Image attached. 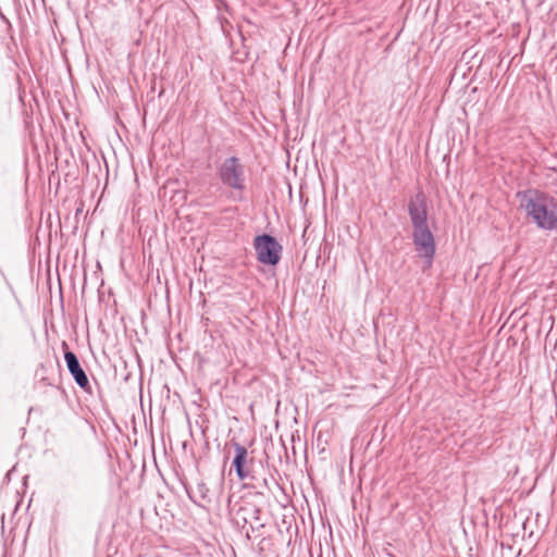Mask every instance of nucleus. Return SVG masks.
I'll return each mask as SVG.
<instances>
[{"instance_id":"423d86ee","label":"nucleus","mask_w":557,"mask_h":557,"mask_svg":"<svg viewBox=\"0 0 557 557\" xmlns=\"http://www.w3.org/2000/svg\"><path fill=\"white\" fill-rule=\"evenodd\" d=\"M65 362L67 369L72 376L74 377L76 384L82 388H87L89 386L88 377L79 364V361L76 355L73 351H65L64 354Z\"/></svg>"},{"instance_id":"7ed1b4c3","label":"nucleus","mask_w":557,"mask_h":557,"mask_svg":"<svg viewBox=\"0 0 557 557\" xmlns=\"http://www.w3.org/2000/svg\"><path fill=\"white\" fill-rule=\"evenodd\" d=\"M222 183L234 189L244 188V168L236 157L227 158L219 169Z\"/></svg>"},{"instance_id":"f03ea898","label":"nucleus","mask_w":557,"mask_h":557,"mask_svg":"<svg viewBox=\"0 0 557 557\" xmlns=\"http://www.w3.org/2000/svg\"><path fill=\"white\" fill-rule=\"evenodd\" d=\"M255 250L258 260L263 264L275 265L281 258L282 246L268 234L255 238Z\"/></svg>"},{"instance_id":"f257e3e1","label":"nucleus","mask_w":557,"mask_h":557,"mask_svg":"<svg viewBox=\"0 0 557 557\" xmlns=\"http://www.w3.org/2000/svg\"><path fill=\"white\" fill-rule=\"evenodd\" d=\"M520 208L539 228L554 231L557 228V201L552 196L537 189L518 193Z\"/></svg>"},{"instance_id":"20e7f679","label":"nucleus","mask_w":557,"mask_h":557,"mask_svg":"<svg viewBox=\"0 0 557 557\" xmlns=\"http://www.w3.org/2000/svg\"><path fill=\"white\" fill-rule=\"evenodd\" d=\"M412 237L416 250L419 252L420 257L426 259L428 265H430L435 252V242L429 225L414 228Z\"/></svg>"},{"instance_id":"6e6552de","label":"nucleus","mask_w":557,"mask_h":557,"mask_svg":"<svg viewBox=\"0 0 557 557\" xmlns=\"http://www.w3.org/2000/svg\"><path fill=\"white\" fill-rule=\"evenodd\" d=\"M236 473L240 480H245L249 476V473L245 470L244 467L236 469Z\"/></svg>"},{"instance_id":"0eeeda50","label":"nucleus","mask_w":557,"mask_h":557,"mask_svg":"<svg viewBox=\"0 0 557 557\" xmlns=\"http://www.w3.org/2000/svg\"><path fill=\"white\" fill-rule=\"evenodd\" d=\"M234 449H235V457L233 460V466L235 467V470H236L240 467H244V463L247 459L248 453H247V449L238 443L234 444Z\"/></svg>"},{"instance_id":"39448f33","label":"nucleus","mask_w":557,"mask_h":557,"mask_svg":"<svg viewBox=\"0 0 557 557\" xmlns=\"http://www.w3.org/2000/svg\"><path fill=\"white\" fill-rule=\"evenodd\" d=\"M408 213L414 228L428 225L426 198L423 191H418L408 203Z\"/></svg>"},{"instance_id":"1a4fd4ad","label":"nucleus","mask_w":557,"mask_h":557,"mask_svg":"<svg viewBox=\"0 0 557 557\" xmlns=\"http://www.w3.org/2000/svg\"><path fill=\"white\" fill-rule=\"evenodd\" d=\"M528 523H529V521H528V520L523 522V530H524V532L527 531V525H528ZM524 536H525V533L523 534V537H524Z\"/></svg>"},{"instance_id":"9d476101","label":"nucleus","mask_w":557,"mask_h":557,"mask_svg":"<svg viewBox=\"0 0 557 557\" xmlns=\"http://www.w3.org/2000/svg\"><path fill=\"white\" fill-rule=\"evenodd\" d=\"M262 483H263V485H264V486H268V481H267V479H263Z\"/></svg>"}]
</instances>
